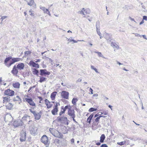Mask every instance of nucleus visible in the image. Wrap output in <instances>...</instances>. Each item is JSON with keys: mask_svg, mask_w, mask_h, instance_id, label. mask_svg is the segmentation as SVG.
<instances>
[{"mask_svg": "<svg viewBox=\"0 0 147 147\" xmlns=\"http://www.w3.org/2000/svg\"><path fill=\"white\" fill-rule=\"evenodd\" d=\"M40 141L45 144L46 147L49 146L50 142L49 140L48 137L46 135H44L42 137Z\"/></svg>", "mask_w": 147, "mask_h": 147, "instance_id": "obj_1", "label": "nucleus"}, {"mask_svg": "<svg viewBox=\"0 0 147 147\" xmlns=\"http://www.w3.org/2000/svg\"><path fill=\"white\" fill-rule=\"evenodd\" d=\"M24 123L23 121L20 120H18L14 121L13 123V125L15 127H17L22 126Z\"/></svg>", "mask_w": 147, "mask_h": 147, "instance_id": "obj_2", "label": "nucleus"}, {"mask_svg": "<svg viewBox=\"0 0 147 147\" xmlns=\"http://www.w3.org/2000/svg\"><path fill=\"white\" fill-rule=\"evenodd\" d=\"M14 91L9 89L5 90L4 92L5 95H7L9 96H12L14 95Z\"/></svg>", "mask_w": 147, "mask_h": 147, "instance_id": "obj_3", "label": "nucleus"}, {"mask_svg": "<svg viewBox=\"0 0 147 147\" xmlns=\"http://www.w3.org/2000/svg\"><path fill=\"white\" fill-rule=\"evenodd\" d=\"M23 132L20 134V140L21 142L25 141L26 140V133L25 131L23 130Z\"/></svg>", "mask_w": 147, "mask_h": 147, "instance_id": "obj_4", "label": "nucleus"}, {"mask_svg": "<svg viewBox=\"0 0 147 147\" xmlns=\"http://www.w3.org/2000/svg\"><path fill=\"white\" fill-rule=\"evenodd\" d=\"M50 72L47 71L46 69H41L40 70V74L41 76H46L47 75H49Z\"/></svg>", "mask_w": 147, "mask_h": 147, "instance_id": "obj_5", "label": "nucleus"}, {"mask_svg": "<svg viewBox=\"0 0 147 147\" xmlns=\"http://www.w3.org/2000/svg\"><path fill=\"white\" fill-rule=\"evenodd\" d=\"M25 99L26 102H27L28 104H29L30 105L36 107V104L34 102L32 99L31 98H25Z\"/></svg>", "mask_w": 147, "mask_h": 147, "instance_id": "obj_6", "label": "nucleus"}, {"mask_svg": "<svg viewBox=\"0 0 147 147\" xmlns=\"http://www.w3.org/2000/svg\"><path fill=\"white\" fill-rule=\"evenodd\" d=\"M68 111V115L70 116L71 118L75 117V111L74 109L69 108V109Z\"/></svg>", "mask_w": 147, "mask_h": 147, "instance_id": "obj_7", "label": "nucleus"}, {"mask_svg": "<svg viewBox=\"0 0 147 147\" xmlns=\"http://www.w3.org/2000/svg\"><path fill=\"white\" fill-rule=\"evenodd\" d=\"M28 64L30 65L37 68H39V65L38 63H35L33 61H30Z\"/></svg>", "mask_w": 147, "mask_h": 147, "instance_id": "obj_8", "label": "nucleus"}, {"mask_svg": "<svg viewBox=\"0 0 147 147\" xmlns=\"http://www.w3.org/2000/svg\"><path fill=\"white\" fill-rule=\"evenodd\" d=\"M100 23L99 21L96 22V29L97 34L99 36H101V33L100 32Z\"/></svg>", "mask_w": 147, "mask_h": 147, "instance_id": "obj_9", "label": "nucleus"}, {"mask_svg": "<svg viewBox=\"0 0 147 147\" xmlns=\"http://www.w3.org/2000/svg\"><path fill=\"white\" fill-rule=\"evenodd\" d=\"M69 93L65 91H62L61 93V96L64 98L66 99L68 98Z\"/></svg>", "mask_w": 147, "mask_h": 147, "instance_id": "obj_10", "label": "nucleus"}, {"mask_svg": "<svg viewBox=\"0 0 147 147\" xmlns=\"http://www.w3.org/2000/svg\"><path fill=\"white\" fill-rule=\"evenodd\" d=\"M57 120L58 122L61 123H63L67 121V118L65 117H57Z\"/></svg>", "mask_w": 147, "mask_h": 147, "instance_id": "obj_11", "label": "nucleus"}, {"mask_svg": "<svg viewBox=\"0 0 147 147\" xmlns=\"http://www.w3.org/2000/svg\"><path fill=\"white\" fill-rule=\"evenodd\" d=\"M42 112L41 111H40L38 113H36L34 116L35 117V119L36 120L39 119L41 117V114Z\"/></svg>", "mask_w": 147, "mask_h": 147, "instance_id": "obj_12", "label": "nucleus"}, {"mask_svg": "<svg viewBox=\"0 0 147 147\" xmlns=\"http://www.w3.org/2000/svg\"><path fill=\"white\" fill-rule=\"evenodd\" d=\"M13 105L11 103L7 102L6 103V109L9 110L12 109Z\"/></svg>", "mask_w": 147, "mask_h": 147, "instance_id": "obj_13", "label": "nucleus"}, {"mask_svg": "<svg viewBox=\"0 0 147 147\" xmlns=\"http://www.w3.org/2000/svg\"><path fill=\"white\" fill-rule=\"evenodd\" d=\"M11 72V73L14 75H17L18 74V71L17 69V68L15 65L13 66Z\"/></svg>", "mask_w": 147, "mask_h": 147, "instance_id": "obj_14", "label": "nucleus"}, {"mask_svg": "<svg viewBox=\"0 0 147 147\" xmlns=\"http://www.w3.org/2000/svg\"><path fill=\"white\" fill-rule=\"evenodd\" d=\"M37 129L36 127H32L30 130V132L31 134L34 136L36 135L37 134Z\"/></svg>", "mask_w": 147, "mask_h": 147, "instance_id": "obj_15", "label": "nucleus"}, {"mask_svg": "<svg viewBox=\"0 0 147 147\" xmlns=\"http://www.w3.org/2000/svg\"><path fill=\"white\" fill-rule=\"evenodd\" d=\"M24 64L23 63H19L18 64L17 66V68L20 70H22L24 69Z\"/></svg>", "mask_w": 147, "mask_h": 147, "instance_id": "obj_16", "label": "nucleus"}, {"mask_svg": "<svg viewBox=\"0 0 147 147\" xmlns=\"http://www.w3.org/2000/svg\"><path fill=\"white\" fill-rule=\"evenodd\" d=\"M12 58V57L11 56L9 57H7L6 58L5 60H4V64L6 66V65L8 64L7 63V62L10 61L11 60V59Z\"/></svg>", "mask_w": 147, "mask_h": 147, "instance_id": "obj_17", "label": "nucleus"}, {"mask_svg": "<svg viewBox=\"0 0 147 147\" xmlns=\"http://www.w3.org/2000/svg\"><path fill=\"white\" fill-rule=\"evenodd\" d=\"M3 102H9L10 100V98L9 96H7L6 97H3Z\"/></svg>", "mask_w": 147, "mask_h": 147, "instance_id": "obj_18", "label": "nucleus"}, {"mask_svg": "<svg viewBox=\"0 0 147 147\" xmlns=\"http://www.w3.org/2000/svg\"><path fill=\"white\" fill-rule=\"evenodd\" d=\"M93 114H91L90 116L88 117V118L87 119V122L89 123V124H90L91 122V120H92V117H93Z\"/></svg>", "mask_w": 147, "mask_h": 147, "instance_id": "obj_19", "label": "nucleus"}, {"mask_svg": "<svg viewBox=\"0 0 147 147\" xmlns=\"http://www.w3.org/2000/svg\"><path fill=\"white\" fill-rule=\"evenodd\" d=\"M111 45V46L112 47L114 48H116L118 49L119 48V46L115 43L112 42Z\"/></svg>", "mask_w": 147, "mask_h": 147, "instance_id": "obj_20", "label": "nucleus"}, {"mask_svg": "<svg viewBox=\"0 0 147 147\" xmlns=\"http://www.w3.org/2000/svg\"><path fill=\"white\" fill-rule=\"evenodd\" d=\"M49 130L52 135L55 137V129L53 128H50Z\"/></svg>", "mask_w": 147, "mask_h": 147, "instance_id": "obj_21", "label": "nucleus"}, {"mask_svg": "<svg viewBox=\"0 0 147 147\" xmlns=\"http://www.w3.org/2000/svg\"><path fill=\"white\" fill-rule=\"evenodd\" d=\"M32 73L38 76L39 71L38 69H36V68H34L33 69Z\"/></svg>", "mask_w": 147, "mask_h": 147, "instance_id": "obj_22", "label": "nucleus"}, {"mask_svg": "<svg viewBox=\"0 0 147 147\" xmlns=\"http://www.w3.org/2000/svg\"><path fill=\"white\" fill-rule=\"evenodd\" d=\"M20 84L18 82L13 83V86L15 88H20Z\"/></svg>", "mask_w": 147, "mask_h": 147, "instance_id": "obj_23", "label": "nucleus"}, {"mask_svg": "<svg viewBox=\"0 0 147 147\" xmlns=\"http://www.w3.org/2000/svg\"><path fill=\"white\" fill-rule=\"evenodd\" d=\"M105 138V135L104 134H102L100 137V142L101 143H103Z\"/></svg>", "mask_w": 147, "mask_h": 147, "instance_id": "obj_24", "label": "nucleus"}, {"mask_svg": "<svg viewBox=\"0 0 147 147\" xmlns=\"http://www.w3.org/2000/svg\"><path fill=\"white\" fill-rule=\"evenodd\" d=\"M47 78L44 77H40L39 82L40 83H42L46 81Z\"/></svg>", "mask_w": 147, "mask_h": 147, "instance_id": "obj_25", "label": "nucleus"}, {"mask_svg": "<svg viewBox=\"0 0 147 147\" xmlns=\"http://www.w3.org/2000/svg\"><path fill=\"white\" fill-rule=\"evenodd\" d=\"M21 100V98L18 96H17L16 97L14 98L13 99V101H19Z\"/></svg>", "mask_w": 147, "mask_h": 147, "instance_id": "obj_26", "label": "nucleus"}, {"mask_svg": "<svg viewBox=\"0 0 147 147\" xmlns=\"http://www.w3.org/2000/svg\"><path fill=\"white\" fill-rule=\"evenodd\" d=\"M15 63L14 62L13 60L12 59H11V60H10V62L8 64L6 65V66L7 67H10L12 64L14 63Z\"/></svg>", "mask_w": 147, "mask_h": 147, "instance_id": "obj_27", "label": "nucleus"}, {"mask_svg": "<svg viewBox=\"0 0 147 147\" xmlns=\"http://www.w3.org/2000/svg\"><path fill=\"white\" fill-rule=\"evenodd\" d=\"M86 11L85 10V9L84 8H83L82 9V10L81 11H79L78 12V13L80 14H82L84 15V16H83L84 17H86V16H85V11Z\"/></svg>", "mask_w": 147, "mask_h": 147, "instance_id": "obj_28", "label": "nucleus"}, {"mask_svg": "<svg viewBox=\"0 0 147 147\" xmlns=\"http://www.w3.org/2000/svg\"><path fill=\"white\" fill-rule=\"evenodd\" d=\"M51 98L52 100H54L55 99V91L52 92L51 95Z\"/></svg>", "mask_w": 147, "mask_h": 147, "instance_id": "obj_29", "label": "nucleus"}, {"mask_svg": "<svg viewBox=\"0 0 147 147\" xmlns=\"http://www.w3.org/2000/svg\"><path fill=\"white\" fill-rule=\"evenodd\" d=\"M11 59H13L14 63L19 61L21 59V58H13L12 57Z\"/></svg>", "mask_w": 147, "mask_h": 147, "instance_id": "obj_30", "label": "nucleus"}, {"mask_svg": "<svg viewBox=\"0 0 147 147\" xmlns=\"http://www.w3.org/2000/svg\"><path fill=\"white\" fill-rule=\"evenodd\" d=\"M78 100L76 98H73L72 100V102L74 105H76V102L78 101Z\"/></svg>", "mask_w": 147, "mask_h": 147, "instance_id": "obj_31", "label": "nucleus"}, {"mask_svg": "<svg viewBox=\"0 0 147 147\" xmlns=\"http://www.w3.org/2000/svg\"><path fill=\"white\" fill-rule=\"evenodd\" d=\"M94 52L97 54L99 57L105 58V57L104 56L101 54L100 52L97 51H95Z\"/></svg>", "mask_w": 147, "mask_h": 147, "instance_id": "obj_32", "label": "nucleus"}, {"mask_svg": "<svg viewBox=\"0 0 147 147\" xmlns=\"http://www.w3.org/2000/svg\"><path fill=\"white\" fill-rule=\"evenodd\" d=\"M69 108H71L68 105L65 106L64 108H63V107H61V109L63 110H65V111L67 109H68V110L69 109Z\"/></svg>", "mask_w": 147, "mask_h": 147, "instance_id": "obj_33", "label": "nucleus"}, {"mask_svg": "<svg viewBox=\"0 0 147 147\" xmlns=\"http://www.w3.org/2000/svg\"><path fill=\"white\" fill-rule=\"evenodd\" d=\"M97 108H91L89 110V111L90 112H92L94 111H96L97 110Z\"/></svg>", "mask_w": 147, "mask_h": 147, "instance_id": "obj_34", "label": "nucleus"}, {"mask_svg": "<svg viewBox=\"0 0 147 147\" xmlns=\"http://www.w3.org/2000/svg\"><path fill=\"white\" fill-rule=\"evenodd\" d=\"M34 2V0H30V2L28 3V4L30 6H31L32 5Z\"/></svg>", "mask_w": 147, "mask_h": 147, "instance_id": "obj_35", "label": "nucleus"}, {"mask_svg": "<svg viewBox=\"0 0 147 147\" xmlns=\"http://www.w3.org/2000/svg\"><path fill=\"white\" fill-rule=\"evenodd\" d=\"M53 107V109L51 111V113L53 115H55V104L54 105Z\"/></svg>", "mask_w": 147, "mask_h": 147, "instance_id": "obj_36", "label": "nucleus"}, {"mask_svg": "<svg viewBox=\"0 0 147 147\" xmlns=\"http://www.w3.org/2000/svg\"><path fill=\"white\" fill-rule=\"evenodd\" d=\"M91 68L92 69L94 70L95 72L97 73H98V72L97 71V69L96 68L94 67L93 65H91Z\"/></svg>", "mask_w": 147, "mask_h": 147, "instance_id": "obj_37", "label": "nucleus"}, {"mask_svg": "<svg viewBox=\"0 0 147 147\" xmlns=\"http://www.w3.org/2000/svg\"><path fill=\"white\" fill-rule=\"evenodd\" d=\"M24 53L25 55H27L30 54L31 53V52L30 51H26L24 52Z\"/></svg>", "mask_w": 147, "mask_h": 147, "instance_id": "obj_38", "label": "nucleus"}, {"mask_svg": "<svg viewBox=\"0 0 147 147\" xmlns=\"http://www.w3.org/2000/svg\"><path fill=\"white\" fill-rule=\"evenodd\" d=\"M125 141H122V142H117V144L121 146V145H122L124 144H125Z\"/></svg>", "mask_w": 147, "mask_h": 147, "instance_id": "obj_39", "label": "nucleus"}, {"mask_svg": "<svg viewBox=\"0 0 147 147\" xmlns=\"http://www.w3.org/2000/svg\"><path fill=\"white\" fill-rule=\"evenodd\" d=\"M50 102L47 99L45 100V103L47 107L48 105Z\"/></svg>", "mask_w": 147, "mask_h": 147, "instance_id": "obj_40", "label": "nucleus"}, {"mask_svg": "<svg viewBox=\"0 0 147 147\" xmlns=\"http://www.w3.org/2000/svg\"><path fill=\"white\" fill-rule=\"evenodd\" d=\"M53 106V104L52 103H51L50 102L49 103L48 105L47 106V108H49L51 107L52 106Z\"/></svg>", "mask_w": 147, "mask_h": 147, "instance_id": "obj_41", "label": "nucleus"}, {"mask_svg": "<svg viewBox=\"0 0 147 147\" xmlns=\"http://www.w3.org/2000/svg\"><path fill=\"white\" fill-rule=\"evenodd\" d=\"M45 13L49 15H50V12L48 9H45V11H44Z\"/></svg>", "mask_w": 147, "mask_h": 147, "instance_id": "obj_42", "label": "nucleus"}, {"mask_svg": "<svg viewBox=\"0 0 147 147\" xmlns=\"http://www.w3.org/2000/svg\"><path fill=\"white\" fill-rule=\"evenodd\" d=\"M100 118L99 116L96 117V118L95 119V121L96 122H98Z\"/></svg>", "mask_w": 147, "mask_h": 147, "instance_id": "obj_43", "label": "nucleus"}, {"mask_svg": "<svg viewBox=\"0 0 147 147\" xmlns=\"http://www.w3.org/2000/svg\"><path fill=\"white\" fill-rule=\"evenodd\" d=\"M10 117V119H11L12 117L11 116L10 114L7 115L5 116V120L6 119V118L7 117Z\"/></svg>", "mask_w": 147, "mask_h": 147, "instance_id": "obj_44", "label": "nucleus"}, {"mask_svg": "<svg viewBox=\"0 0 147 147\" xmlns=\"http://www.w3.org/2000/svg\"><path fill=\"white\" fill-rule=\"evenodd\" d=\"M29 110H30V112L33 114L34 115L36 113L35 111L32 110L31 109H30Z\"/></svg>", "mask_w": 147, "mask_h": 147, "instance_id": "obj_45", "label": "nucleus"}, {"mask_svg": "<svg viewBox=\"0 0 147 147\" xmlns=\"http://www.w3.org/2000/svg\"><path fill=\"white\" fill-rule=\"evenodd\" d=\"M86 11H85V13H90V11L89 9H85Z\"/></svg>", "mask_w": 147, "mask_h": 147, "instance_id": "obj_46", "label": "nucleus"}, {"mask_svg": "<svg viewBox=\"0 0 147 147\" xmlns=\"http://www.w3.org/2000/svg\"><path fill=\"white\" fill-rule=\"evenodd\" d=\"M143 20H145L147 21V16H144L143 18Z\"/></svg>", "mask_w": 147, "mask_h": 147, "instance_id": "obj_47", "label": "nucleus"}, {"mask_svg": "<svg viewBox=\"0 0 147 147\" xmlns=\"http://www.w3.org/2000/svg\"><path fill=\"white\" fill-rule=\"evenodd\" d=\"M100 147H108L105 144H102Z\"/></svg>", "mask_w": 147, "mask_h": 147, "instance_id": "obj_48", "label": "nucleus"}, {"mask_svg": "<svg viewBox=\"0 0 147 147\" xmlns=\"http://www.w3.org/2000/svg\"><path fill=\"white\" fill-rule=\"evenodd\" d=\"M129 18L130 20H131V21H134V22L135 23H136V22L135 20L134 19L131 18V17H129Z\"/></svg>", "mask_w": 147, "mask_h": 147, "instance_id": "obj_49", "label": "nucleus"}, {"mask_svg": "<svg viewBox=\"0 0 147 147\" xmlns=\"http://www.w3.org/2000/svg\"><path fill=\"white\" fill-rule=\"evenodd\" d=\"M40 8L41 9H42V10H43L44 11H45V9H46V8H45V7H40Z\"/></svg>", "mask_w": 147, "mask_h": 147, "instance_id": "obj_50", "label": "nucleus"}, {"mask_svg": "<svg viewBox=\"0 0 147 147\" xmlns=\"http://www.w3.org/2000/svg\"><path fill=\"white\" fill-rule=\"evenodd\" d=\"M65 112V110L61 111V112L59 113V115H61L63 113Z\"/></svg>", "mask_w": 147, "mask_h": 147, "instance_id": "obj_51", "label": "nucleus"}, {"mask_svg": "<svg viewBox=\"0 0 147 147\" xmlns=\"http://www.w3.org/2000/svg\"><path fill=\"white\" fill-rule=\"evenodd\" d=\"M7 16H2L1 17L2 21L4 19L7 18Z\"/></svg>", "mask_w": 147, "mask_h": 147, "instance_id": "obj_52", "label": "nucleus"}, {"mask_svg": "<svg viewBox=\"0 0 147 147\" xmlns=\"http://www.w3.org/2000/svg\"><path fill=\"white\" fill-rule=\"evenodd\" d=\"M28 117H29L28 116H24L22 118V119H24V120H26V118Z\"/></svg>", "mask_w": 147, "mask_h": 147, "instance_id": "obj_53", "label": "nucleus"}, {"mask_svg": "<svg viewBox=\"0 0 147 147\" xmlns=\"http://www.w3.org/2000/svg\"><path fill=\"white\" fill-rule=\"evenodd\" d=\"M90 91L91 92V94H93V90L91 88H90Z\"/></svg>", "mask_w": 147, "mask_h": 147, "instance_id": "obj_54", "label": "nucleus"}, {"mask_svg": "<svg viewBox=\"0 0 147 147\" xmlns=\"http://www.w3.org/2000/svg\"><path fill=\"white\" fill-rule=\"evenodd\" d=\"M32 9H30V10L29 11V13H30V16H32L33 15V14L32 13H31L32 12Z\"/></svg>", "mask_w": 147, "mask_h": 147, "instance_id": "obj_55", "label": "nucleus"}, {"mask_svg": "<svg viewBox=\"0 0 147 147\" xmlns=\"http://www.w3.org/2000/svg\"><path fill=\"white\" fill-rule=\"evenodd\" d=\"M72 118L73 119V120L74 121V122H75L76 123V124H78V123L76 121V120L74 119L75 117Z\"/></svg>", "mask_w": 147, "mask_h": 147, "instance_id": "obj_56", "label": "nucleus"}, {"mask_svg": "<svg viewBox=\"0 0 147 147\" xmlns=\"http://www.w3.org/2000/svg\"><path fill=\"white\" fill-rule=\"evenodd\" d=\"M38 98L40 100H43L41 96H39L38 97Z\"/></svg>", "mask_w": 147, "mask_h": 147, "instance_id": "obj_57", "label": "nucleus"}, {"mask_svg": "<svg viewBox=\"0 0 147 147\" xmlns=\"http://www.w3.org/2000/svg\"><path fill=\"white\" fill-rule=\"evenodd\" d=\"M82 81V79L79 78L77 81V82H80Z\"/></svg>", "mask_w": 147, "mask_h": 147, "instance_id": "obj_58", "label": "nucleus"}, {"mask_svg": "<svg viewBox=\"0 0 147 147\" xmlns=\"http://www.w3.org/2000/svg\"><path fill=\"white\" fill-rule=\"evenodd\" d=\"M74 139H72L71 140V142L72 144L74 143Z\"/></svg>", "mask_w": 147, "mask_h": 147, "instance_id": "obj_59", "label": "nucleus"}, {"mask_svg": "<svg viewBox=\"0 0 147 147\" xmlns=\"http://www.w3.org/2000/svg\"><path fill=\"white\" fill-rule=\"evenodd\" d=\"M117 63L119 65H123V64L120 63L119 62H118L117 61Z\"/></svg>", "mask_w": 147, "mask_h": 147, "instance_id": "obj_60", "label": "nucleus"}, {"mask_svg": "<svg viewBox=\"0 0 147 147\" xmlns=\"http://www.w3.org/2000/svg\"><path fill=\"white\" fill-rule=\"evenodd\" d=\"M144 22V21L143 20H142V21L140 23V25H141Z\"/></svg>", "mask_w": 147, "mask_h": 147, "instance_id": "obj_61", "label": "nucleus"}, {"mask_svg": "<svg viewBox=\"0 0 147 147\" xmlns=\"http://www.w3.org/2000/svg\"><path fill=\"white\" fill-rule=\"evenodd\" d=\"M99 115L98 114H95V115H94V117L95 118L96 117H98V116H99Z\"/></svg>", "mask_w": 147, "mask_h": 147, "instance_id": "obj_62", "label": "nucleus"}, {"mask_svg": "<svg viewBox=\"0 0 147 147\" xmlns=\"http://www.w3.org/2000/svg\"><path fill=\"white\" fill-rule=\"evenodd\" d=\"M103 114L104 115H107L108 114V113L106 112H103Z\"/></svg>", "mask_w": 147, "mask_h": 147, "instance_id": "obj_63", "label": "nucleus"}, {"mask_svg": "<svg viewBox=\"0 0 147 147\" xmlns=\"http://www.w3.org/2000/svg\"><path fill=\"white\" fill-rule=\"evenodd\" d=\"M73 40L71 38H70L69 39V40L70 41V42L73 41Z\"/></svg>", "mask_w": 147, "mask_h": 147, "instance_id": "obj_64", "label": "nucleus"}]
</instances>
